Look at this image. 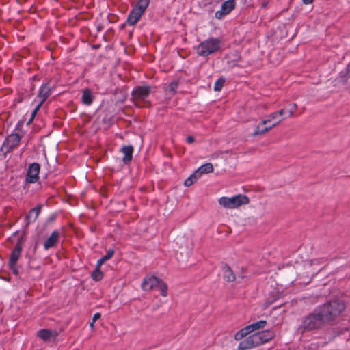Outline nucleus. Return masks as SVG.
Instances as JSON below:
<instances>
[{"mask_svg":"<svg viewBox=\"0 0 350 350\" xmlns=\"http://www.w3.org/2000/svg\"><path fill=\"white\" fill-rule=\"evenodd\" d=\"M345 304L343 301H340L339 299L334 301L333 302L329 303V306H335L337 305L338 306H344Z\"/></svg>","mask_w":350,"mask_h":350,"instance_id":"31","label":"nucleus"},{"mask_svg":"<svg viewBox=\"0 0 350 350\" xmlns=\"http://www.w3.org/2000/svg\"><path fill=\"white\" fill-rule=\"evenodd\" d=\"M144 12H142L140 10H138L137 9L133 8L131 11L130 12L126 22L129 25H135L139 20L141 18L142 16L143 15Z\"/></svg>","mask_w":350,"mask_h":350,"instance_id":"13","label":"nucleus"},{"mask_svg":"<svg viewBox=\"0 0 350 350\" xmlns=\"http://www.w3.org/2000/svg\"><path fill=\"white\" fill-rule=\"evenodd\" d=\"M218 203L225 208L234 209L242 205L248 204L250 199L245 195L238 194L231 198L223 196L218 200Z\"/></svg>","mask_w":350,"mask_h":350,"instance_id":"5","label":"nucleus"},{"mask_svg":"<svg viewBox=\"0 0 350 350\" xmlns=\"http://www.w3.org/2000/svg\"><path fill=\"white\" fill-rule=\"evenodd\" d=\"M149 3L150 0H138L136 5L134 8L144 13Z\"/></svg>","mask_w":350,"mask_h":350,"instance_id":"22","label":"nucleus"},{"mask_svg":"<svg viewBox=\"0 0 350 350\" xmlns=\"http://www.w3.org/2000/svg\"><path fill=\"white\" fill-rule=\"evenodd\" d=\"M51 94V88L49 82L42 84L40 87L38 98L40 99V103H44Z\"/></svg>","mask_w":350,"mask_h":350,"instance_id":"10","label":"nucleus"},{"mask_svg":"<svg viewBox=\"0 0 350 350\" xmlns=\"http://www.w3.org/2000/svg\"><path fill=\"white\" fill-rule=\"evenodd\" d=\"M280 123V120H277L275 122H271L269 124H267V125H265V126H272V129L274 128L275 126H277Z\"/></svg>","mask_w":350,"mask_h":350,"instance_id":"34","label":"nucleus"},{"mask_svg":"<svg viewBox=\"0 0 350 350\" xmlns=\"http://www.w3.org/2000/svg\"><path fill=\"white\" fill-rule=\"evenodd\" d=\"M310 262H311V264H312V263L318 262L319 260H312Z\"/></svg>","mask_w":350,"mask_h":350,"instance_id":"39","label":"nucleus"},{"mask_svg":"<svg viewBox=\"0 0 350 350\" xmlns=\"http://www.w3.org/2000/svg\"><path fill=\"white\" fill-rule=\"evenodd\" d=\"M200 177L198 174L195 172L185 180L184 185L185 187H189L192 185Z\"/></svg>","mask_w":350,"mask_h":350,"instance_id":"24","label":"nucleus"},{"mask_svg":"<svg viewBox=\"0 0 350 350\" xmlns=\"http://www.w3.org/2000/svg\"><path fill=\"white\" fill-rule=\"evenodd\" d=\"M186 141L187 143L189 144H191L194 142V137L193 136H188L187 138H186Z\"/></svg>","mask_w":350,"mask_h":350,"instance_id":"35","label":"nucleus"},{"mask_svg":"<svg viewBox=\"0 0 350 350\" xmlns=\"http://www.w3.org/2000/svg\"><path fill=\"white\" fill-rule=\"evenodd\" d=\"M42 206L41 204L38 205L37 207L31 208L29 213L27 214L25 218V221L26 226L29 225L31 223L36 221V219L38 218L41 208Z\"/></svg>","mask_w":350,"mask_h":350,"instance_id":"12","label":"nucleus"},{"mask_svg":"<svg viewBox=\"0 0 350 350\" xmlns=\"http://www.w3.org/2000/svg\"><path fill=\"white\" fill-rule=\"evenodd\" d=\"M266 323L267 322L265 321H259L237 332L234 335V339L236 340H241L238 346L239 349L247 350L252 349L273 339L275 336V334L271 330L258 332L245 338L250 333L264 328Z\"/></svg>","mask_w":350,"mask_h":350,"instance_id":"1","label":"nucleus"},{"mask_svg":"<svg viewBox=\"0 0 350 350\" xmlns=\"http://www.w3.org/2000/svg\"><path fill=\"white\" fill-rule=\"evenodd\" d=\"M59 232L58 230H54L51 235L44 242V248L47 250L51 247H55L59 239Z\"/></svg>","mask_w":350,"mask_h":350,"instance_id":"11","label":"nucleus"},{"mask_svg":"<svg viewBox=\"0 0 350 350\" xmlns=\"http://www.w3.org/2000/svg\"><path fill=\"white\" fill-rule=\"evenodd\" d=\"M267 124H262V120L256 126L252 135L254 137L262 135L272 129V126H265Z\"/></svg>","mask_w":350,"mask_h":350,"instance_id":"17","label":"nucleus"},{"mask_svg":"<svg viewBox=\"0 0 350 350\" xmlns=\"http://www.w3.org/2000/svg\"><path fill=\"white\" fill-rule=\"evenodd\" d=\"M224 83H225L224 79H223L221 77L218 79L214 84V90L217 91V92L220 91L222 89Z\"/></svg>","mask_w":350,"mask_h":350,"instance_id":"26","label":"nucleus"},{"mask_svg":"<svg viewBox=\"0 0 350 350\" xmlns=\"http://www.w3.org/2000/svg\"><path fill=\"white\" fill-rule=\"evenodd\" d=\"M340 312L337 308H323L318 313L308 315L303 321L302 326L306 329H314L331 321Z\"/></svg>","mask_w":350,"mask_h":350,"instance_id":"2","label":"nucleus"},{"mask_svg":"<svg viewBox=\"0 0 350 350\" xmlns=\"http://www.w3.org/2000/svg\"><path fill=\"white\" fill-rule=\"evenodd\" d=\"M100 314L98 312L94 314L92 318L93 321H96V320L99 319L100 318Z\"/></svg>","mask_w":350,"mask_h":350,"instance_id":"36","label":"nucleus"},{"mask_svg":"<svg viewBox=\"0 0 350 350\" xmlns=\"http://www.w3.org/2000/svg\"><path fill=\"white\" fill-rule=\"evenodd\" d=\"M221 46L219 38H211L200 42L196 48V53L201 57H207L218 52Z\"/></svg>","mask_w":350,"mask_h":350,"instance_id":"3","label":"nucleus"},{"mask_svg":"<svg viewBox=\"0 0 350 350\" xmlns=\"http://www.w3.org/2000/svg\"><path fill=\"white\" fill-rule=\"evenodd\" d=\"M234 8V0L226 1L221 5V9L215 12V16L217 19H221L224 16L228 14L232 10H233Z\"/></svg>","mask_w":350,"mask_h":350,"instance_id":"8","label":"nucleus"},{"mask_svg":"<svg viewBox=\"0 0 350 350\" xmlns=\"http://www.w3.org/2000/svg\"><path fill=\"white\" fill-rule=\"evenodd\" d=\"M314 0H302V2L305 5L310 4L313 2Z\"/></svg>","mask_w":350,"mask_h":350,"instance_id":"37","label":"nucleus"},{"mask_svg":"<svg viewBox=\"0 0 350 350\" xmlns=\"http://www.w3.org/2000/svg\"><path fill=\"white\" fill-rule=\"evenodd\" d=\"M151 88L149 85L138 86L132 91V98L134 100H144L150 94Z\"/></svg>","mask_w":350,"mask_h":350,"instance_id":"7","label":"nucleus"},{"mask_svg":"<svg viewBox=\"0 0 350 350\" xmlns=\"http://www.w3.org/2000/svg\"><path fill=\"white\" fill-rule=\"evenodd\" d=\"M43 103H38V105H36V107H35V109L33 110L32 113H31V117L29 121V122H31L33 120V119L34 118L35 116L36 115L37 112L39 111V109H40L41 106L42 105Z\"/></svg>","mask_w":350,"mask_h":350,"instance_id":"28","label":"nucleus"},{"mask_svg":"<svg viewBox=\"0 0 350 350\" xmlns=\"http://www.w3.org/2000/svg\"><path fill=\"white\" fill-rule=\"evenodd\" d=\"M95 322H96V321H92V322H90V327H91L92 329H94V323H95Z\"/></svg>","mask_w":350,"mask_h":350,"instance_id":"38","label":"nucleus"},{"mask_svg":"<svg viewBox=\"0 0 350 350\" xmlns=\"http://www.w3.org/2000/svg\"><path fill=\"white\" fill-rule=\"evenodd\" d=\"M114 251L113 250H109L106 254L103 256L102 258H100L98 261L96 265H98V267H101V265L106 262L107 260H109L113 255Z\"/></svg>","mask_w":350,"mask_h":350,"instance_id":"21","label":"nucleus"},{"mask_svg":"<svg viewBox=\"0 0 350 350\" xmlns=\"http://www.w3.org/2000/svg\"><path fill=\"white\" fill-rule=\"evenodd\" d=\"M40 166L38 163H33L29 165L26 176V182L35 183L39 180Z\"/></svg>","mask_w":350,"mask_h":350,"instance_id":"6","label":"nucleus"},{"mask_svg":"<svg viewBox=\"0 0 350 350\" xmlns=\"http://www.w3.org/2000/svg\"><path fill=\"white\" fill-rule=\"evenodd\" d=\"M10 267L11 270L12 271L13 273H14L15 275H18V271L16 267V265H14L13 266L10 265Z\"/></svg>","mask_w":350,"mask_h":350,"instance_id":"32","label":"nucleus"},{"mask_svg":"<svg viewBox=\"0 0 350 350\" xmlns=\"http://www.w3.org/2000/svg\"><path fill=\"white\" fill-rule=\"evenodd\" d=\"M37 335L44 342H50L55 339L57 333L49 329H42L38 332Z\"/></svg>","mask_w":350,"mask_h":350,"instance_id":"15","label":"nucleus"},{"mask_svg":"<svg viewBox=\"0 0 350 350\" xmlns=\"http://www.w3.org/2000/svg\"><path fill=\"white\" fill-rule=\"evenodd\" d=\"M178 83L176 81H172L168 85L167 90L172 94H174L178 88Z\"/></svg>","mask_w":350,"mask_h":350,"instance_id":"27","label":"nucleus"},{"mask_svg":"<svg viewBox=\"0 0 350 350\" xmlns=\"http://www.w3.org/2000/svg\"><path fill=\"white\" fill-rule=\"evenodd\" d=\"M213 165L211 163H205L202 165H201L196 171V172L198 174L199 177L201 176V175L204 173H211L213 172Z\"/></svg>","mask_w":350,"mask_h":350,"instance_id":"19","label":"nucleus"},{"mask_svg":"<svg viewBox=\"0 0 350 350\" xmlns=\"http://www.w3.org/2000/svg\"><path fill=\"white\" fill-rule=\"evenodd\" d=\"M297 105L296 103H293L290 105V109L287 111V113L288 114V117H291L295 111L297 110Z\"/></svg>","mask_w":350,"mask_h":350,"instance_id":"30","label":"nucleus"},{"mask_svg":"<svg viewBox=\"0 0 350 350\" xmlns=\"http://www.w3.org/2000/svg\"><path fill=\"white\" fill-rule=\"evenodd\" d=\"M121 152L124 154L122 161L124 164L129 163L133 158V147L132 146H124L121 149Z\"/></svg>","mask_w":350,"mask_h":350,"instance_id":"16","label":"nucleus"},{"mask_svg":"<svg viewBox=\"0 0 350 350\" xmlns=\"http://www.w3.org/2000/svg\"><path fill=\"white\" fill-rule=\"evenodd\" d=\"M23 242V239L22 237L18 239V241L16 242V245L12 250L10 257V265L13 266L14 265H16V262L21 254Z\"/></svg>","mask_w":350,"mask_h":350,"instance_id":"9","label":"nucleus"},{"mask_svg":"<svg viewBox=\"0 0 350 350\" xmlns=\"http://www.w3.org/2000/svg\"><path fill=\"white\" fill-rule=\"evenodd\" d=\"M43 103H38V105H36V107H35V109L33 110L32 113H31V117L29 121V122H31L33 120V119L34 118L35 116L36 115L37 112L39 111V109H40L41 106L42 105Z\"/></svg>","mask_w":350,"mask_h":350,"instance_id":"29","label":"nucleus"},{"mask_svg":"<svg viewBox=\"0 0 350 350\" xmlns=\"http://www.w3.org/2000/svg\"><path fill=\"white\" fill-rule=\"evenodd\" d=\"M284 119V118H280L278 116L277 113L273 112L270 113L266 119L262 120V124H269L271 122H275L278 120H280V122H281Z\"/></svg>","mask_w":350,"mask_h":350,"instance_id":"20","label":"nucleus"},{"mask_svg":"<svg viewBox=\"0 0 350 350\" xmlns=\"http://www.w3.org/2000/svg\"><path fill=\"white\" fill-rule=\"evenodd\" d=\"M103 277V273L100 271V267H98V265H96L95 270L92 273V278L95 281H100L102 280Z\"/></svg>","mask_w":350,"mask_h":350,"instance_id":"23","label":"nucleus"},{"mask_svg":"<svg viewBox=\"0 0 350 350\" xmlns=\"http://www.w3.org/2000/svg\"><path fill=\"white\" fill-rule=\"evenodd\" d=\"M224 278L228 282H232L235 280V276L229 267H227L224 271Z\"/></svg>","mask_w":350,"mask_h":350,"instance_id":"25","label":"nucleus"},{"mask_svg":"<svg viewBox=\"0 0 350 350\" xmlns=\"http://www.w3.org/2000/svg\"><path fill=\"white\" fill-rule=\"evenodd\" d=\"M21 139V137L18 133H12L7 137L5 145L12 150L18 145Z\"/></svg>","mask_w":350,"mask_h":350,"instance_id":"14","label":"nucleus"},{"mask_svg":"<svg viewBox=\"0 0 350 350\" xmlns=\"http://www.w3.org/2000/svg\"><path fill=\"white\" fill-rule=\"evenodd\" d=\"M94 96L92 95V91L90 89H85L83 92V95L81 98V100L83 104L90 105L93 102Z\"/></svg>","mask_w":350,"mask_h":350,"instance_id":"18","label":"nucleus"},{"mask_svg":"<svg viewBox=\"0 0 350 350\" xmlns=\"http://www.w3.org/2000/svg\"><path fill=\"white\" fill-rule=\"evenodd\" d=\"M275 113H277L278 116L280 118H282V116L285 113V109H282L278 111H275Z\"/></svg>","mask_w":350,"mask_h":350,"instance_id":"33","label":"nucleus"},{"mask_svg":"<svg viewBox=\"0 0 350 350\" xmlns=\"http://www.w3.org/2000/svg\"><path fill=\"white\" fill-rule=\"evenodd\" d=\"M141 287L143 291H148L158 289L161 295L165 297L167 294V286L161 280L154 275H147L142 282Z\"/></svg>","mask_w":350,"mask_h":350,"instance_id":"4","label":"nucleus"}]
</instances>
